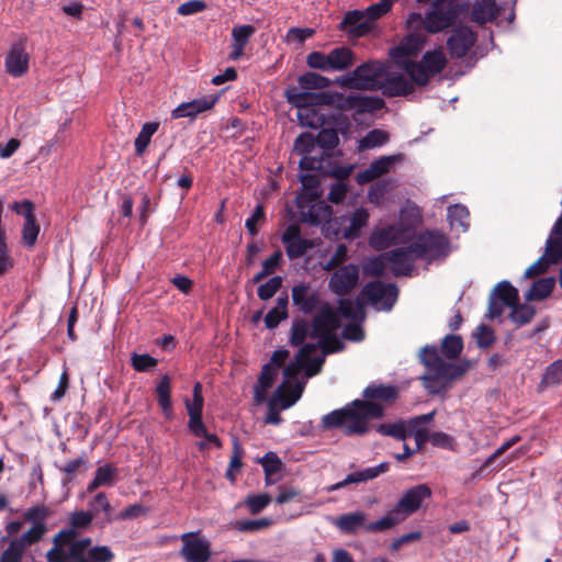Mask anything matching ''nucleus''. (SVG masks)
Wrapping results in <instances>:
<instances>
[{
	"label": "nucleus",
	"mask_w": 562,
	"mask_h": 562,
	"mask_svg": "<svg viewBox=\"0 0 562 562\" xmlns=\"http://www.w3.org/2000/svg\"><path fill=\"white\" fill-rule=\"evenodd\" d=\"M468 10L469 4L460 0H435L426 12V32L437 34L453 29Z\"/></svg>",
	"instance_id": "nucleus-1"
},
{
	"label": "nucleus",
	"mask_w": 562,
	"mask_h": 562,
	"mask_svg": "<svg viewBox=\"0 0 562 562\" xmlns=\"http://www.w3.org/2000/svg\"><path fill=\"white\" fill-rule=\"evenodd\" d=\"M389 65L385 61L370 59L357 66L351 72L338 80L345 88L378 91L382 78L386 75Z\"/></svg>",
	"instance_id": "nucleus-2"
},
{
	"label": "nucleus",
	"mask_w": 562,
	"mask_h": 562,
	"mask_svg": "<svg viewBox=\"0 0 562 562\" xmlns=\"http://www.w3.org/2000/svg\"><path fill=\"white\" fill-rule=\"evenodd\" d=\"M468 370V362L451 363L442 359L428 368L422 380L429 393L437 394L445 390L451 381L463 376Z\"/></svg>",
	"instance_id": "nucleus-3"
},
{
	"label": "nucleus",
	"mask_w": 562,
	"mask_h": 562,
	"mask_svg": "<svg viewBox=\"0 0 562 562\" xmlns=\"http://www.w3.org/2000/svg\"><path fill=\"white\" fill-rule=\"evenodd\" d=\"M353 423L347 427L346 435H363L368 431V420L384 416V406L371 400H355L350 404Z\"/></svg>",
	"instance_id": "nucleus-4"
},
{
	"label": "nucleus",
	"mask_w": 562,
	"mask_h": 562,
	"mask_svg": "<svg viewBox=\"0 0 562 562\" xmlns=\"http://www.w3.org/2000/svg\"><path fill=\"white\" fill-rule=\"evenodd\" d=\"M418 259L430 258L437 259L447 256L449 252V240L447 236L437 231H426L416 236L412 243Z\"/></svg>",
	"instance_id": "nucleus-5"
},
{
	"label": "nucleus",
	"mask_w": 562,
	"mask_h": 562,
	"mask_svg": "<svg viewBox=\"0 0 562 562\" xmlns=\"http://www.w3.org/2000/svg\"><path fill=\"white\" fill-rule=\"evenodd\" d=\"M291 299L293 306L303 315H312L319 310L323 304L327 303L323 300L321 291L306 282H300L292 286Z\"/></svg>",
	"instance_id": "nucleus-6"
},
{
	"label": "nucleus",
	"mask_w": 562,
	"mask_h": 562,
	"mask_svg": "<svg viewBox=\"0 0 562 562\" xmlns=\"http://www.w3.org/2000/svg\"><path fill=\"white\" fill-rule=\"evenodd\" d=\"M336 106L340 111H355L357 114L375 113L385 106V101L378 95L338 94Z\"/></svg>",
	"instance_id": "nucleus-7"
},
{
	"label": "nucleus",
	"mask_w": 562,
	"mask_h": 562,
	"mask_svg": "<svg viewBox=\"0 0 562 562\" xmlns=\"http://www.w3.org/2000/svg\"><path fill=\"white\" fill-rule=\"evenodd\" d=\"M477 40L476 33L468 25L458 24L447 38V49L452 58H463Z\"/></svg>",
	"instance_id": "nucleus-8"
},
{
	"label": "nucleus",
	"mask_w": 562,
	"mask_h": 562,
	"mask_svg": "<svg viewBox=\"0 0 562 562\" xmlns=\"http://www.w3.org/2000/svg\"><path fill=\"white\" fill-rule=\"evenodd\" d=\"M361 296L366 297L372 305L383 304L386 311H390L397 301L398 289L394 283H383L381 281H370L361 290Z\"/></svg>",
	"instance_id": "nucleus-9"
},
{
	"label": "nucleus",
	"mask_w": 562,
	"mask_h": 562,
	"mask_svg": "<svg viewBox=\"0 0 562 562\" xmlns=\"http://www.w3.org/2000/svg\"><path fill=\"white\" fill-rule=\"evenodd\" d=\"M286 101L297 109H310L316 105H336L337 97L328 92L301 91L297 87L285 90Z\"/></svg>",
	"instance_id": "nucleus-10"
},
{
	"label": "nucleus",
	"mask_w": 562,
	"mask_h": 562,
	"mask_svg": "<svg viewBox=\"0 0 562 562\" xmlns=\"http://www.w3.org/2000/svg\"><path fill=\"white\" fill-rule=\"evenodd\" d=\"M359 282V267L355 263H348L334 270L328 281L329 290L338 295L349 294Z\"/></svg>",
	"instance_id": "nucleus-11"
},
{
	"label": "nucleus",
	"mask_w": 562,
	"mask_h": 562,
	"mask_svg": "<svg viewBox=\"0 0 562 562\" xmlns=\"http://www.w3.org/2000/svg\"><path fill=\"white\" fill-rule=\"evenodd\" d=\"M4 68L12 78H21L30 68V54L26 52V37L13 43L5 55Z\"/></svg>",
	"instance_id": "nucleus-12"
},
{
	"label": "nucleus",
	"mask_w": 562,
	"mask_h": 562,
	"mask_svg": "<svg viewBox=\"0 0 562 562\" xmlns=\"http://www.w3.org/2000/svg\"><path fill=\"white\" fill-rule=\"evenodd\" d=\"M430 496V487L427 484H418L406 490L393 508L405 520L420 508L424 499Z\"/></svg>",
	"instance_id": "nucleus-13"
},
{
	"label": "nucleus",
	"mask_w": 562,
	"mask_h": 562,
	"mask_svg": "<svg viewBox=\"0 0 562 562\" xmlns=\"http://www.w3.org/2000/svg\"><path fill=\"white\" fill-rule=\"evenodd\" d=\"M412 243L408 246L398 247L384 252L389 263L392 265V274L398 277L412 276L414 262L418 259L413 251Z\"/></svg>",
	"instance_id": "nucleus-14"
},
{
	"label": "nucleus",
	"mask_w": 562,
	"mask_h": 562,
	"mask_svg": "<svg viewBox=\"0 0 562 562\" xmlns=\"http://www.w3.org/2000/svg\"><path fill=\"white\" fill-rule=\"evenodd\" d=\"M340 326V319L338 313L329 304L325 303L323 306L315 312L311 321V338H319L333 333Z\"/></svg>",
	"instance_id": "nucleus-15"
},
{
	"label": "nucleus",
	"mask_w": 562,
	"mask_h": 562,
	"mask_svg": "<svg viewBox=\"0 0 562 562\" xmlns=\"http://www.w3.org/2000/svg\"><path fill=\"white\" fill-rule=\"evenodd\" d=\"M183 546L180 555L186 562H207L211 557L210 543L206 540L195 538L193 532L181 536Z\"/></svg>",
	"instance_id": "nucleus-16"
},
{
	"label": "nucleus",
	"mask_w": 562,
	"mask_h": 562,
	"mask_svg": "<svg viewBox=\"0 0 562 562\" xmlns=\"http://www.w3.org/2000/svg\"><path fill=\"white\" fill-rule=\"evenodd\" d=\"M386 98L407 97L415 91L414 85L402 74H387L378 88Z\"/></svg>",
	"instance_id": "nucleus-17"
},
{
	"label": "nucleus",
	"mask_w": 562,
	"mask_h": 562,
	"mask_svg": "<svg viewBox=\"0 0 562 562\" xmlns=\"http://www.w3.org/2000/svg\"><path fill=\"white\" fill-rule=\"evenodd\" d=\"M389 470H390V463L382 462L376 467L367 468L361 471L352 472V473L348 474L346 476V479H344L342 481L331 484L329 486H326L325 491L328 493H331V492L338 491L340 488H344L349 484L363 483V482L373 480L383 473H386Z\"/></svg>",
	"instance_id": "nucleus-18"
},
{
	"label": "nucleus",
	"mask_w": 562,
	"mask_h": 562,
	"mask_svg": "<svg viewBox=\"0 0 562 562\" xmlns=\"http://www.w3.org/2000/svg\"><path fill=\"white\" fill-rule=\"evenodd\" d=\"M14 207L18 213H23L25 222L22 229V239L26 247L32 248L40 233V225L36 223L34 215V204L25 200L21 204L15 203Z\"/></svg>",
	"instance_id": "nucleus-19"
},
{
	"label": "nucleus",
	"mask_w": 562,
	"mask_h": 562,
	"mask_svg": "<svg viewBox=\"0 0 562 562\" xmlns=\"http://www.w3.org/2000/svg\"><path fill=\"white\" fill-rule=\"evenodd\" d=\"M402 159L401 155L382 156L373 160L368 168L357 175L359 184L369 183L390 172L394 164Z\"/></svg>",
	"instance_id": "nucleus-20"
},
{
	"label": "nucleus",
	"mask_w": 562,
	"mask_h": 562,
	"mask_svg": "<svg viewBox=\"0 0 562 562\" xmlns=\"http://www.w3.org/2000/svg\"><path fill=\"white\" fill-rule=\"evenodd\" d=\"M339 29L353 37H361L369 34L373 25L367 20L364 11L351 10L345 14Z\"/></svg>",
	"instance_id": "nucleus-21"
},
{
	"label": "nucleus",
	"mask_w": 562,
	"mask_h": 562,
	"mask_svg": "<svg viewBox=\"0 0 562 562\" xmlns=\"http://www.w3.org/2000/svg\"><path fill=\"white\" fill-rule=\"evenodd\" d=\"M186 409L189 415L188 428L189 430H202V412L204 406V398L202 395V384L196 382L192 390V400H184Z\"/></svg>",
	"instance_id": "nucleus-22"
},
{
	"label": "nucleus",
	"mask_w": 562,
	"mask_h": 562,
	"mask_svg": "<svg viewBox=\"0 0 562 562\" xmlns=\"http://www.w3.org/2000/svg\"><path fill=\"white\" fill-rule=\"evenodd\" d=\"M217 99V95H209L200 99H194L190 102H183L172 111L171 115L173 119H194L198 114L211 110L216 103Z\"/></svg>",
	"instance_id": "nucleus-23"
},
{
	"label": "nucleus",
	"mask_w": 562,
	"mask_h": 562,
	"mask_svg": "<svg viewBox=\"0 0 562 562\" xmlns=\"http://www.w3.org/2000/svg\"><path fill=\"white\" fill-rule=\"evenodd\" d=\"M278 375L277 369L272 363H266L262 366L258 381L254 386V403L260 405L267 401L268 390L273 385Z\"/></svg>",
	"instance_id": "nucleus-24"
},
{
	"label": "nucleus",
	"mask_w": 562,
	"mask_h": 562,
	"mask_svg": "<svg viewBox=\"0 0 562 562\" xmlns=\"http://www.w3.org/2000/svg\"><path fill=\"white\" fill-rule=\"evenodd\" d=\"M499 10L495 0H475L472 4L470 20L479 25L493 22Z\"/></svg>",
	"instance_id": "nucleus-25"
},
{
	"label": "nucleus",
	"mask_w": 562,
	"mask_h": 562,
	"mask_svg": "<svg viewBox=\"0 0 562 562\" xmlns=\"http://www.w3.org/2000/svg\"><path fill=\"white\" fill-rule=\"evenodd\" d=\"M317 350L316 344H305L302 346L299 350V352L295 356V361L290 362L288 366H285L283 370V376L285 379L284 382L289 384L290 381L297 378V375L303 370V367L305 364V360H308V357L312 356Z\"/></svg>",
	"instance_id": "nucleus-26"
},
{
	"label": "nucleus",
	"mask_w": 562,
	"mask_h": 562,
	"mask_svg": "<svg viewBox=\"0 0 562 562\" xmlns=\"http://www.w3.org/2000/svg\"><path fill=\"white\" fill-rule=\"evenodd\" d=\"M353 423V415L350 405L335 409L322 418L324 429L342 428L346 435L347 427Z\"/></svg>",
	"instance_id": "nucleus-27"
},
{
	"label": "nucleus",
	"mask_w": 562,
	"mask_h": 562,
	"mask_svg": "<svg viewBox=\"0 0 562 562\" xmlns=\"http://www.w3.org/2000/svg\"><path fill=\"white\" fill-rule=\"evenodd\" d=\"M303 391L304 383L302 382H296L293 386L283 382L278 386L273 396L278 397L281 409H288L301 398Z\"/></svg>",
	"instance_id": "nucleus-28"
},
{
	"label": "nucleus",
	"mask_w": 562,
	"mask_h": 562,
	"mask_svg": "<svg viewBox=\"0 0 562 562\" xmlns=\"http://www.w3.org/2000/svg\"><path fill=\"white\" fill-rule=\"evenodd\" d=\"M328 61L330 71H342L356 63V55L351 48L339 46L328 53Z\"/></svg>",
	"instance_id": "nucleus-29"
},
{
	"label": "nucleus",
	"mask_w": 562,
	"mask_h": 562,
	"mask_svg": "<svg viewBox=\"0 0 562 562\" xmlns=\"http://www.w3.org/2000/svg\"><path fill=\"white\" fill-rule=\"evenodd\" d=\"M119 469L112 463L100 465L94 473V477L87 486V492L92 493L100 486H113L116 482Z\"/></svg>",
	"instance_id": "nucleus-30"
},
{
	"label": "nucleus",
	"mask_w": 562,
	"mask_h": 562,
	"mask_svg": "<svg viewBox=\"0 0 562 562\" xmlns=\"http://www.w3.org/2000/svg\"><path fill=\"white\" fill-rule=\"evenodd\" d=\"M422 49V44L417 38L407 37L397 46L391 48L390 57L401 67V63L411 57H416Z\"/></svg>",
	"instance_id": "nucleus-31"
},
{
	"label": "nucleus",
	"mask_w": 562,
	"mask_h": 562,
	"mask_svg": "<svg viewBox=\"0 0 562 562\" xmlns=\"http://www.w3.org/2000/svg\"><path fill=\"white\" fill-rule=\"evenodd\" d=\"M362 395L376 403H392L398 396V389L394 385L370 384L363 390Z\"/></svg>",
	"instance_id": "nucleus-32"
},
{
	"label": "nucleus",
	"mask_w": 562,
	"mask_h": 562,
	"mask_svg": "<svg viewBox=\"0 0 562 562\" xmlns=\"http://www.w3.org/2000/svg\"><path fill=\"white\" fill-rule=\"evenodd\" d=\"M401 68H403L408 75L411 78L409 81L414 85V87H425L428 85L430 78L434 77L428 72L422 59L419 61L405 59L401 63Z\"/></svg>",
	"instance_id": "nucleus-33"
},
{
	"label": "nucleus",
	"mask_w": 562,
	"mask_h": 562,
	"mask_svg": "<svg viewBox=\"0 0 562 562\" xmlns=\"http://www.w3.org/2000/svg\"><path fill=\"white\" fill-rule=\"evenodd\" d=\"M366 520L367 515L363 512H355L340 515L334 524L342 533L352 535L366 526Z\"/></svg>",
	"instance_id": "nucleus-34"
},
{
	"label": "nucleus",
	"mask_w": 562,
	"mask_h": 562,
	"mask_svg": "<svg viewBox=\"0 0 562 562\" xmlns=\"http://www.w3.org/2000/svg\"><path fill=\"white\" fill-rule=\"evenodd\" d=\"M289 297L286 294L281 295L277 300V304L272 307L267 315L265 316V325L268 329H274L279 326V324L286 319L289 316L288 313Z\"/></svg>",
	"instance_id": "nucleus-35"
},
{
	"label": "nucleus",
	"mask_w": 562,
	"mask_h": 562,
	"mask_svg": "<svg viewBox=\"0 0 562 562\" xmlns=\"http://www.w3.org/2000/svg\"><path fill=\"white\" fill-rule=\"evenodd\" d=\"M330 216L331 207L324 202H317L311 205L307 211L302 212L303 222L313 226H318L323 222H327Z\"/></svg>",
	"instance_id": "nucleus-36"
},
{
	"label": "nucleus",
	"mask_w": 562,
	"mask_h": 562,
	"mask_svg": "<svg viewBox=\"0 0 562 562\" xmlns=\"http://www.w3.org/2000/svg\"><path fill=\"white\" fill-rule=\"evenodd\" d=\"M157 401L161 411L167 419H171L173 416L172 403H171V384L170 378L164 375L159 381L157 387Z\"/></svg>",
	"instance_id": "nucleus-37"
},
{
	"label": "nucleus",
	"mask_w": 562,
	"mask_h": 562,
	"mask_svg": "<svg viewBox=\"0 0 562 562\" xmlns=\"http://www.w3.org/2000/svg\"><path fill=\"white\" fill-rule=\"evenodd\" d=\"M555 286V279L553 277H547L535 281L526 293L525 297L527 301H542L550 296Z\"/></svg>",
	"instance_id": "nucleus-38"
},
{
	"label": "nucleus",
	"mask_w": 562,
	"mask_h": 562,
	"mask_svg": "<svg viewBox=\"0 0 562 562\" xmlns=\"http://www.w3.org/2000/svg\"><path fill=\"white\" fill-rule=\"evenodd\" d=\"M490 295H494L507 307H512L519 302L518 290L506 280L498 282Z\"/></svg>",
	"instance_id": "nucleus-39"
},
{
	"label": "nucleus",
	"mask_w": 562,
	"mask_h": 562,
	"mask_svg": "<svg viewBox=\"0 0 562 562\" xmlns=\"http://www.w3.org/2000/svg\"><path fill=\"white\" fill-rule=\"evenodd\" d=\"M338 312L345 318L353 322H361L366 317L363 303L357 300L353 302L349 299H340L338 302Z\"/></svg>",
	"instance_id": "nucleus-40"
},
{
	"label": "nucleus",
	"mask_w": 562,
	"mask_h": 562,
	"mask_svg": "<svg viewBox=\"0 0 562 562\" xmlns=\"http://www.w3.org/2000/svg\"><path fill=\"white\" fill-rule=\"evenodd\" d=\"M423 64L432 76L440 74L447 66L446 55L441 49L426 52L422 57Z\"/></svg>",
	"instance_id": "nucleus-41"
},
{
	"label": "nucleus",
	"mask_w": 562,
	"mask_h": 562,
	"mask_svg": "<svg viewBox=\"0 0 562 562\" xmlns=\"http://www.w3.org/2000/svg\"><path fill=\"white\" fill-rule=\"evenodd\" d=\"M395 241V228L389 225L383 228L375 229L370 236V245L375 250H384Z\"/></svg>",
	"instance_id": "nucleus-42"
},
{
	"label": "nucleus",
	"mask_w": 562,
	"mask_h": 562,
	"mask_svg": "<svg viewBox=\"0 0 562 562\" xmlns=\"http://www.w3.org/2000/svg\"><path fill=\"white\" fill-rule=\"evenodd\" d=\"M402 521H404L403 517H401L395 512V509L392 508L382 518H380V519H378L375 521L367 524L364 526V529L368 532H381V531H385V530H389V529L393 528L394 526H396L397 524H400Z\"/></svg>",
	"instance_id": "nucleus-43"
},
{
	"label": "nucleus",
	"mask_w": 562,
	"mask_h": 562,
	"mask_svg": "<svg viewBox=\"0 0 562 562\" xmlns=\"http://www.w3.org/2000/svg\"><path fill=\"white\" fill-rule=\"evenodd\" d=\"M368 220V211L363 207L357 209L350 217L349 226L344 231V236L348 239L357 238L361 228L367 225Z\"/></svg>",
	"instance_id": "nucleus-44"
},
{
	"label": "nucleus",
	"mask_w": 562,
	"mask_h": 562,
	"mask_svg": "<svg viewBox=\"0 0 562 562\" xmlns=\"http://www.w3.org/2000/svg\"><path fill=\"white\" fill-rule=\"evenodd\" d=\"M311 333V323L305 318L297 317L292 322L290 344L293 347L304 346L303 342Z\"/></svg>",
	"instance_id": "nucleus-45"
},
{
	"label": "nucleus",
	"mask_w": 562,
	"mask_h": 562,
	"mask_svg": "<svg viewBox=\"0 0 562 562\" xmlns=\"http://www.w3.org/2000/svg\"><path fill=\"white\" fill-rule=\"evenodd\" d=\"M159 123L158 122H147L142 126L140 132L138 133L135 139V154L137 156H143L146 148L148 147L153 135L158 131Z\"/></svg>",
	"instance_id": "nucleus-46"
},
{
	"label": "nucleus",
	"mask_w": 562,
	"mask_h": 562,
	"mask_svg": "<svg viewBox=\"0 0 562 562\" xmlns=\"http://www.w3.org/2000/svg\"><path fill=\"white\" fill-rule=\"evenodd\" d=\"M510 308L512 312L509 314V318L517 327H521L530 323L536 314V308L532 305L521 304L519 302Z\"/></svg>",
	"instance_id": "nucleus-47"
},
{
	"label": "nucleus",
	"mask_w": 562,
	"mask_h": 562,
	"mask_svg": "<svg viewBox=\"0 0 562 562\" xmlns=\"http://www.w3.org/2000/svg\"><path fill=\"white\" fill-rule=\"evenodd\" d=\"M441 353L449 360L459 358L463 350V340L459 335H447L440 345Z\"/></svg>",
	"instance_id": "nucleus-48"
},
{
	"label": "nucleus",
	"mask_w": 562,
	"mask_h": 562,
	"mask_svg": "<svg viewBox=\"0 0 562 562\" xmlns=\"http://www.w3.org/2000/svg\"><path fill=\"white\" fill-rule=\"evenodd\" d=\"M299 88L303 90H321L329 87L330 80L316 72H305L299 77Z\"/></svg>",
	"instance_id": "nucleus-49"
},
{
	"label": "nucleus",
	"mask_w": 562,
	"mask_h": 562,
	"mask_svg": "<svg viewBox=\"0 0 562 562\" xmlns=\"http://www.w3.org/2000/svg\"><path fill=\"white\" fill-rule=\"evenodd\" d=\"M386 263L387 260L384 252L379 256L368 258L362 263V272L367 277H383L386 270Z\"/></svg>",
	"instance_id": "nucleus-50"
},
{
	"label": "nucleus",
	"mask_w": 562,
	"mask_h": 562,
	"mask_svg": "<svg viewBox=\"0 0 562 562\" xmlns=\"http://www.w3.org/2000/svg\"><path fill=\"white\" fill-rule=\"evenodd\" d=\"M315 138L317 146L323 149L322 154L327 158L329 157L327 151L333 150L339 144L338 133L334 128H322Z\"/></svg>",
	"instance_id": "nucleus-51"
},
{
	"label": "nucleus",
	"mask_w": 562,
	"mask_h": 562,
	"mask_svg": "<svg viewBox=\"0 0 562 562\" xmlns=\"http://www.w3.org/2000/svg\"><path fill=\"white\" fill-rule=\"evenodd\" d=\"M408 422H396L391 424H380L376 427V431L384 436H391L398 440H405L409 438Z\"/></svg>",
	"instance_id": "nucleus-52"
},
{
	"label": "nucleus",
	"mask_w": 562,
	"mask_h": 562,
	"mask_svg": "<svg viewBox=\"0 0 562 562\" xmlns=\"http://www.w3.org/2000/svg\"><path fill=\"white\" fill-rule=\"evenodd\" d=\"M259 462L266 475V483L271 484V476L280 472L282 469L281 459L276 452L269 451L260 459Z\"/></svg>",
	"instance_id": "nucleus-53"
},
{
	"label": "nucleus",
	"mask_w": 562,
	"mask_h": 562,
	"mask_svg": "<svg viewBox=\"0 0 562 562\" xmlns=\"http://www.w3.org/2000/svg\"><path fill=\"white\" fill-rule=\"evenodd\" d=\"M26 547L16 538L9 541V547L2 552L0 562H21Z\"/></svg>",
	"instance_id": "nucleus-54"
},
{
	"label": "nucleus",
	"mask_w": 562,
	"mask_h": 562,
	"mask_svg": "<svg viewBox=\"0 0 562 562\" xmlns=\"http://www.w3.org/2000/svg\"><path fill=\"white\" fill-rule=\"evenodd\" d=\"M389 140V134L385 131L374 128L367 133L359 142V149L366 150L384 145Z\"/></svg>",
	"instance_id": "nucleus-55"
},
{
	"label": "nucleus",
	"mask_w": 562,
	"mask_h": 562,
	"mask_svg": "<svg viewBox=\"0 0 562 562\" xmlns=\"http://www.w3.org/2000/svg\"><path fill=\"white\" fill-rule=\"evenodd\" d=\"M543 256L549 258V261L558 263L562 259V236L553 235L551 232L547 243Z\"/></svg>",
	"instance_id": "nucleus-56"
},
{
	"label": "nucleus",
	"mask_w": 562,
	"mask_h": 562,
	"mask_svg": "<svg viewBox=\"0 0 562 562\" xmlns=\"http://www.w3.org/2000/svg\"><path fill=\"white\" fill-rule=\"evenodd\" d=\"M396 0H380L378 3L369 5L364 11L367 20L374 26V22L391 11Z\"/></svg>",
	"instance_id": "nucleus-57"
},
{
	"label": "nucleus",
	"mask_w": 562,
	"mask_h": 562,
	"mask_svg": "<svg viewBox=\"0 0 562 562\" xmlns=\"http://www.w3.org/2000/svg\"><path fill=\"white\" fill-rule=\"evenodd\" d=\"M52 510L48 506L42 504L33 506L26 509L23 514V518L26 522H32V525L40 524L46 525V519L50 517Z\"/></svg>",
	"instance_id": "nucleus-58"
},
{
	"label": "nucleus",
	"mask_w": 562,
	"mask_h": 562,
	"mask_svg": "<svg viewBox=\"0 0 562 562\" xmlns=\"http://www.w3.org/2000/svg\"><path fill=\"white\" fill-rule=\"evenodd\" d=\"M283 279L280 276L271 277L267 282L260 284L257 289V295L261 301L272 299L281 289Z\"/></svg>",
	"instance_id": "nucleus-59"
},
{
	"label": "nucleus",
	"mask_w": 562,
	"mask_h": 562,
	"mask_svg": "<svg viewBox=\"0 0 562 562\" xmlns=\"http://www.w3.org/2000/svg\"><path fill=\"white\" fill-rule=\"evenodd\" d=\"M317 146L315 136L310 132L301 133L294 140L293 150L299 155L312 154Z\"/></svg>",
	"instance_id": "nucleus-60"
},
{
	"label": "nucleus",
	"mask_w": 562,
	"mask_h": 562,
	"mask_svg": "<svg viewBox=\"0 0 562 562\" xmlns=\"http://www.w3.org/2000/svg\"><path fill=\"white\" fill-rule=\"evenodd\" d=\"M48 528L46 525L35 524L32 525L20 537H16L26 548L40 542Z\"/></svg>",
	"instance_id": "nucleus-61"
},
{
	"label": "nucleus",
	"mask_w": 562,
	"mask_h": 562,
	"mask_svg": "<svg viewBox=\"0 0 562 562\" xmlns=\"http://www.w3.org/2000/svg\"><path fill=\"white\" fill-rule=\"evenodd\" d=\"M562 381V359L553 361L546 369L541 384L546 386L558 385Z\"/></svg>",
	"instance_id": "nucleus-62"
},
{
	"label": "nucleus",
	"mask_w": 562,
	"mask_h": 562,
	"mask_svg": "<svg viewBox=\"0 0 562 562\" xmlns=\"http://www.w3.org/2000/svg\"><path fill=\"white\" fill-rule=\"evenodd\" d=\"M93 512L89 510H76L70 514L69 524L70 527L68 529H72L78 531L80 529L88 528L93 520Z\"/></svg>",
	"instance_id": "nucleus-63"
},
{
	"label": "nucleus",
	"mask_w": 562,
	"mask_h": 562,
	"mask_svg": "<svg viewBox=\"0 0 562 562\" xmlns=\"http://www.w3.org/2000/svg\"><path fill=\"white\" fill-rule=\"evenodd\" d=\"M114 553L108 546H95L87 551L86 562H112Z\"/></svg>",
	"instance_id": "nucleus-64"
}]
</instances>
